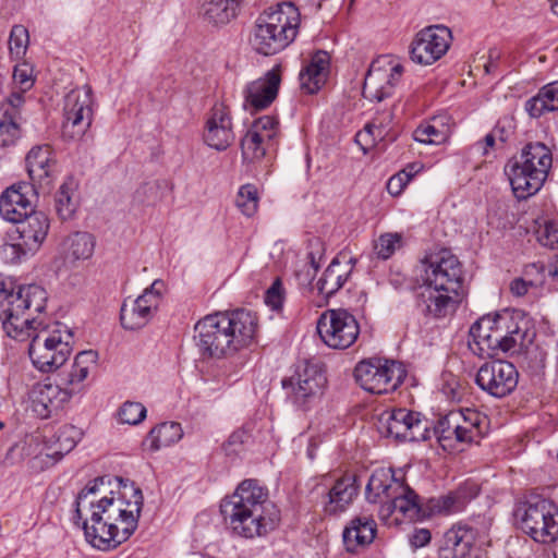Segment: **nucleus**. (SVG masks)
<instances>
[{"label":"nucleus","mask_w":558,"mask_h":558,"mask_svg":"<svg viewBox=\"0 0 558 558\" xmlns=\"http://www.w3.org/2000/svg\"><path fill=\"white\" fill-rule=\"evenodd\" d=\"M47 292L37 284L16 286L0 276V322L8 337L19 341L31 339L28 354L35 367L50 372L62 366L72 352L73 332L57 323L43 327L34 314L46 307Z\"/></svg>","instance_id":"f257e3e1"},{"label":"nucleus","mask_w":558,"mask_h":558,"mask_svg":"<svg viewBox=\"0 0 558 558\" xmlns=\"http://www.w3.org/2000/svg\"><path fill=\"white\" fill-rule=\"evenodd\" d=\"M104 481L96 478L78 493L74 518L82 521L85 538L93 547L110 550L126 542L137 529L144 497L134 483L119 478V490H111L95 504L88 498Z\"/></svg>","instance_id":"f03ea898"},{"label":"nucleus","mask_w":558,"mask_h":558,"mask_svg":"<svg viewBox=\"0 0 558 558\" xmlns=\"http://www.w3.org/2000/svg\"><path fill=\"white\" fill-rule=\"evenodd\" d=\"M220 513L231 535L245 539L265 537L280 524L281 512L257 480L242 481L220 502Z\"/></svg>","instance_id":"7ed1b4c3"},{"label":"nucleus","mask_w":558,"mask_h":558,"mask_svg":"<svg viewBox=\"0 0 558 558\" xmlns=\"http://www.w3.org/2000/svg\"><path fill=\"white\" fill-rule=\"evenodd\" d=\"M420 277L425 288V315L439 319L453 314L463 294L464 271L459 258L448 248L426 253L420 260Z\"/></svg>","instance_id":"20e7f679"},{"label":"nucleus","mask_w":558,"mask_h":558,"mask_svg":"<svg viewBox=\"0 0 558 558\" xmlns=\"http://www.w3.org/2000/svg\"><path fill=\"white\" fill-rule=\"evenodd\" d=\"M530 322L522 311L505 310L486 314L474 322L469 330L468 354L478 359L490 357L499 351L519 352L533 340Z\"/></svg>","instance_id":"39448f33"},{"label":"nucleus","mask_w":558,"mask_h":558,"mask_svg":"<svg viewBox=\"0 0 558 558\" xmlns=\"http://www.w3.org/2000/svg\"><path fill=\"white\" fill-rule=\"evenodd\" d=\"M257 327V316L248 310L216 313L197 322L194 339L204 356L220 359L251 345Z\"/></svg>","instance_id":"423d86ee"},{"label":"nucleus","mask_w":558,"mask_h":558,"mask_svg":"<svg viewBox=\"0 0 558 558\" xmlns=\"http://www.w3.org/2000/svg\"><path fill=\"white\" fill-rule=\"evenodd\" d=\"M481 492L473 480H465L457 488L445 495L421 498L414 489L412 493L393 494L386 498V522L388 517L399 513L402 520L423 521L435 515L459 513L475 499Z\"/></svg>","instance_id":"0eeeda50"},{"label":"nucleus","mask_w":558,"mask_h":558,"mask_svg":"<svg viewBox=\"0 0 558 558\" xmlns=\"http://www.w3.org/2000/svg\"><path fill=\"white\" fill-rule=\"evenodd\" d=\"M518 527L533 541L551 544L558 538V506L539 495H530L513 509Z\"/></svg>","instance_id":"6e6552de"},{"label":"nucleus","mask_w":558,"mask_h":558,"mask_svg":"<svg viewBox=\"0 0 558 558\" xmlns=\"http://www.w3.org/2000/svg\"><path fill=\"white\" fill-rule=\"evenodd\" d=\"M485 416L475 409L460 408L440 416L432 426V436L446 451H453L458 444L471 445L482 437Z\"/></svg>","instance_id":"1a4fd4ad"},{"label":"nucleus","mask_w":558,"mask_h":558,"mask_svg":"<svg viewBox=\"0 0 558 558\" xmlns=\"http://www.w3.org/2000/svg\"><path fill=\"white\" fill-rule=\"evenodd\" d=\"M327 378L322 366L312 361H301L294 374L282 380L290 401L301 410H307L323 395Z\"/></svg>","instance_id":"9d476101"},{"label":"nucleus","mask_w":558,"mask_h":558,"mask_svg":"<svg viewBox=\"0 0 558 558\" xmlns=\"http://www.w3.org/2000/svg\"><path fill=\"white\" fill-rule=\"evenodd\" d=\"M93 92L90 86L72 89L64 98L62 137L66 141L81 140L93 122Z\"/></svg>","instance_id":"9b49d317"},{"label":"nucleus","mask_w":558,"mask_h":558,"mask_svg":"<svg viewBox=\"0 0 558 558\" xmlns=\"http://www.w3.org/2000/svg\"><path fill=\"white\" fill-rule=\"evenodd\" d=\"M317 332L327 347L344 350L356 341L360 326L347 310H328L317 320Z\"/></svg>","instance_id":"f8f14e48"},{"label":"nucleus","mask_w":558,"mask_h":558,"mask_svg":"<svg viewBox=\"0 0 558 558\" xmlns=\"http://www.w3.org/2000/svg\"><path fill=\"white\" fill-rule=\"evenodd\" d=\"M165 290L166 283L156 279L135 300L124 301L120 312L122 327L129 330H137L146 326L157 312Z\"/></svg>","instance_id":"ddd939ff"},{"label":"nucleus","mask_w":558,"mask_h":558,"mask_svg":"<svg viewBox=\"0 0 558 558\" xmlns=\"http://www.w3.org/2000/svg\"><path fill=\"white\" fill-rule=\"evenodd\" d=\"M519 383V372L517 367L505 360H494L485 362L477 369L475 384L487 395L502 399L511 395Z\"/></svg>","instance_id":"4468645a"},{"label":"nucleus","mask_w":558,"mask_h":558,"mask_svg":"<svg viewBox=\"0 0 558 558\" xmlns=\"http://www.w3.org/2000/svg\"><path fill=\"white\" fill-rule=\"evenodd\" d=\"M386 437L399 441H426L432 438V424L418 412L392 409L386 424Z\"/></svg>","instance_id":"2eb2a0df"},{"label":"nucleus","mask_w":558,"mask_h":558,"mask_svg":"<svg viewBox=\"0 0 558 558\" xmlns=\"http://www.w3.org/2000/svg\"><path fill=\"white\" fill-rule=\"evenodd\" d=\"M14 223L16 225L15 231L19 234V242L10 245L12 253L20 258L37 252L46 240L50 228L47 215L33 210L23 220Z\"/></svg>","instance_id":"dca6fc26"},{"label":"nucleus","mask_w":558,"mask_h":558,"mask_svg":"<svg viewBox=\"0 0 558 558\" xmlns=\"http://www.w3.org/2000/svg\"><path fill=\"white\" fill-rule=\"evenodd\" d=\"M301 23V13L292 2H282L269 8L257 17L256 35H296Z\"/></svg>","instance_id":"f3484780"},{"label":"nucleus","mask_w":558,"mask_h":558,"mask_svg":"<svg viewBox=\"0 0 558 558\" xmlns=\"http://www.w3.org/2000/svg\"><path fill=\"white\" fill-rule=\"evenodd\" d=\"M235 140L233 122L229 108L223 104H215L206 117L203 141L218 151L230 147Z\"/></svg>","instance_id":"a211bd4d"},{"label":"nucleus","mask_w":558,"mask_h":558,"mask_svg":"<svg viewBox=\"0 0 558 558\" xmlns=\"http://www.w3.org/2000/svg\"><path fill=\"white\" fill-rule=\"evenodd\" d=\"M478 530L463 522H458L448 529L438 547V558H466L470 556Z\"/></svg>","instance_id":"6ab92c4d"},{"label":"nucleus","mask_w":558,"mask_h":558,"mask_svg":"<svg viewBox=\"0 0 558 558\" xmlns=\"http://www.w3.org/2000/svg\"><path fill=\"white\" fill-rule=\"evenodd\" d=\"M281 83V66L275 65L266 74L248 83L243 92L244 107L253 110L267 108L277 97Z\"/></svg>","instance_id":"aec40b11"},{"label":"nucleus","mask_w":558,"mask_h":558,"mask_svg":"<svg viewBox=\"0 0 558 558\" xmlns=\"http://www.w3.org/2000/svg\"><path fill=\"white\" fill-rule=\"evenodd\" d=\"M505 173L509 178L512 192L518 199H526L535 195L548 177L547 172L529 169L514 159L508 161Z\"/></svg>","instance_id":"412c9836"},{"label":"nucleus","mask_w":558,"mask_h":558,"mask_svg":"<svg viewBox=\"0 0 558 558\" xmlns=\"http://www.w3.org/2000/svg\"><path fill=\"white\" fill-rule=\"evenodd\" d=\"M32 191L26 183L13 184L3 191L0 195V216L12 223L23 220L34 210L29 197Z\"/></svg>","instance_id":"4be33fe9"},{"label":"nucleus","mask_w":558,"mask_h":558,"mask_svg":"<svg viewBox=\"0 0 558 558\" xmlns=\"http://www.w3.org/2000/svg\"><path fill=\"white\" fill-rule=\"evenodd\" d=\"M330 54L324 50L311 56L299 74L300 88L304 94H316L325 86L330 74Z\"/></svg>","instance_id":"5701e85b"},{"label":"nucleus","mask_w":558,"mask_h":558,"mask_svg":"<svg viewBox=\"0 0 558 558\" xmlns=\"http://www.w3.org/2000/svg\"><path fill=\"white\" fill-rule=\"evenodd\" d=\"M70 398L71 393L58 385L39 384L32 391V410L40 418H47L52 412L61 409Z\"/></svg>","instance_id":"b1692460"},{"label":"nucleus","mask_w":558,"mask_h":558,"mask_svg":"<svg viewBox=\"0 0 558 558\" xmlns=\"http://www.w3.org/2000/svg\"><path fill=\"white\" fill-rule=\"evenodd\" d=\"M26 167L34 183L40 187H48L57 172L50 146H34L26 156Z\"/></svg>","instance_id":"393cba45"},{"label":"nucleus","mask_w":558,"mask_h":558,"mask_svg":"<svg viewBox=\"0 0 558 558\" xmlns=\"http://www.w3.org/2000/svg\"><path fill=\"white\" fill-rule=\"evenodd\" d=\"M353 259L341 255L332 259L316 282L318 292L325 298H330L347 282L352 268Z\"/></svg>","instance_id":"a878e982"},{"label":"nucleus","mask_w":558,"mask_h":558,"mask_svg":"<svg viewBox=\"0 0 558 558\" xmlns=\"http://www.w3.org/2000/svg\"><path fill=\"white\" fill-rule=\"evenodd\" d=\"M359 494L356 477L347 474L336 481L328 493V500L325 504V512L330 515H338L345 512Z\"/></svg>","instance_id":"bb28decb"},{"label":"nucleus","mask_w":558,"mask_h":558,"mask_svg":"<svg viewBox=\"0 0 558 558\" xmlns=\"http://www.w3.org/2000/svg\"><path fill=\"white\" fill-rule=\"evenodd\" d=\"M376 531L377 525L372 518L356 517L352 519L342 533L345 549L355 553L369 545L375 538Z\"/></svg>","instance_id":"cd10ccee"},{"label":"nucleus","mask_w":558,"mask_h":558,"mask_svg":"<svg viewBox=\"0 0 558 558\" xmlns=\"http://www.w3.org/2000/svg\"><path fill=\"white\" fill-rule=\"evenodd\" d=\"M449 47L450 43L445 37H418L410 46V57L417 64L430 65L439 60Z\"/></svg>","instance_id":"c85d7f7f"},{"label":"nucleus","mask_w":558,"mask_h":558,"mask_svg":"<svg viewBox=\"0 0 558 558\" xmlns=\"http://www.w3.org/2000/svg\"><path fill=\"white\" fill-rule=\"evenodd\" d=\"M356 381L371 393L384 392V363L379 357L360 362L354 371Z\"/></svg>","instance_id":"c756f323"},{"label":"nucleus","mask_w":558,"mask_h":558,"mask_svg":"<svg viewBox=\"0 0 558 558\" xmlns=\"http://www.w3.org/2000/svg\"><path fill=\"white\" fill-rule=\"evenodd\" d=\"M182 436L183 429L180 423L163 422L149 430L142 445L145 450L156 452L174 445Z\"/></svg>","instance_id":"7c9ffc66"},{"label":"nucleus","mask_w":558,"mask_h":558,"mask_svg":"<svg viewBox=\"0 0 558 558\" xmlns=\"http://www.w3.org/2000/svg\"><path fill=\"white\" fill-rule=\"evenodd\" d=\"M524 109L534 119L558 111V80L542 86L535 96L525 101Z\"/></svg>","instance_id":"2f4dec72"},{"label":"nucleus","mask_w":558,"mask_h":558,"mask_svg":"<svg viewBox=\"0 0 558 558\" xmlns=\"http://www.w3.org/2000/svg\"><path fill=\"white\" fill-rule=\"evenodd\" d=\"M94 250L95 239L88 232H74L66 236L62 243L64 259L69 263L90 258L94 254Z\"/></svg>","instance_id":"473e14b6"},{"label":"nucleus","mask_w":558,"mask_h":558,"mask_svg":"<svg viewBox=\"0 0 558 558\" xmlns=\"http://www.w3.org/2000/svg\"><path fill=\"white\" fill-rule=\"evenodd\" d=\"M445 117L434 116L423 121L413 132L414 141L426 145H441L449 137V125Z\"/></svg>","instance_id":"72a5a7b5"},{"label":"nucleus","mask_w":558,"mask_h":558,"mask_svg":"<svg viewBox=\"0 0 558 558\" xmlns=\"http://www.w3.org/2000/svg\"><path fill=\"white\" fill-rule=\"evenodd\" d=\"M529 169L549 173L553 165L551 150L541 142L526 144L519 157L513 158Z\"/></svg>","instance_id":"f704fd0d"},{"label":"nucleus","mask_w":558,"mask_h":558,"mask_svg":"<svg viewBox=\"0 0 558 558\" xmlns=\"http://www.w3.org/2000/svg\"><path fill=\"white\" fill-rule=\"evenodd\" d=\"M77 183L73 179L64 181L56 193V211L62 220H68L74 215L77 205Z\"/></svg>","instance_id":"c9c22d12"},{"label":"nucleus","mask_w":558,"mask_h":558,"mask_svg":"<svg viewBox=\"0 0 558 558\" xmlns=\"http://www.w3.org/2000/svg\"><path fill=\"white\" fill-rule=\"evenodd\" d=\"M98 353L94 350L82 351L76 354L65 383L71 386L82 384L88 374L96 368Z\"/></svg>","instance_id":"e433bc0d"},{"label":"nucleus","mask_w":558,"mask_h":558,"mask_svg":"<svg viewBox=\"0 0 558 558\" xmlns=\"http://www.w3.org/2000/svg\"><path fill=\"white\" fill-rule=\"evenodd\" d=\"M241 0H210L205 5V19L218 24H227L238 14Z\"/></svg>","instance_id":"4c0bfd02"},{"label":"nucleus","mask_w":558,"mask_h":558,"mask_svg":"<svg viewBox=\"0 0 558 558\" xmlns=\"http://www.w3.org/2000/svg\"><path fill=\"white\" fill-rule=\"evenodd\" d=\"M270 141H267L259 133L247 130L241 141L242 157L245 160H259L267 151Z\"/></svg>","instance_id":"58836bf2"},{"label":"nucleus","mask_w":558,"mask_h":558,"mask_svg":"<svg viewBox=\"0 0 558 558\" xmlns=\"http://www.w3.org/2000/svg\"><path fill=\"white\" fill-rule=\"evenodd\" d=\"M82 430L73 425H64L60 427L56 436L58 450L53 451L51 456H58V459H60L64 453L70 452L77 445L82 439Z\"/></svg>","instance_id":"ea45409f"},{"label":"nucleus","mask_w":558,"mask_h":558,"mask_svg":"<svg viewBox=\"0 0 558 558\" xmlns=\"http://www.w3.org/2000/svg\"><path fill=\"white\" fill-rule=\"evenodd\" d=\"M292 43L289 37H253L251 44L256 52L263 56H274Z\"/></svg>","instance_id":"a19ab883"},{"label":"nucleus","mask_w":558,"mask_h":558,"mask_svg":"<svg viewBox=\"0 0 558 558\" xmlns=\"http://www.w3.org/2000/svg\"><path fill=\"white\" fill-rule=\"evenodd\" d=\"M235 205L246 217L253 216L258 207L257 190L252 184H246L240 187Z\"/></svg>","instance_id":"79ce46f5"},{"label":"nucleus","mask_w":558,"mask_h":558,"mask_svg":"<svg viewBox=\"0 0 558 558\" xmlns=\"http://www.w3.org/2000/svg\"><path fill=\"white\" fill-rule=\"evenodd\" d=\"M19 136V125L8 109H0V147L12 145Z\"/></svg>","instance_id":"37998d69"},{"label":"nucleus","mask_w":558,"mask_h":558,"mask_svg":"<svg viewBox=\"0 0 558 558\" xmlns=\"http://www.w3.org/2000/svg\"><path fill=\"white\" fill-rule=\"evenodd\" d=\"M384 140L381 123L369 122L366 123L364 129L356 133L355 142L366 153L368 149L377 145Z\"/></svg>","instance_id":"c03bdc74"},{"label":"nucleus","mask_w":558,"mask_h":558,"mask_svg":"<svg viewBox=\"0 0 558 558\" xmlns=\"http://www.w3.org/2000/svg\"><path fill=\"white\" fill-rule=\"evenodd\" d=\"M410 465L402 468L389 466L390 482L386 484V498L393 494L412 493V487L407 482V472Z\"/></svg>","instance_id":"a18cd8bd"},{"label":"nucleus","mask_w":558,"mask_h":558,"mask_svg":"<svg viewBox=\"0 0 558 558\" xmlns=\"http://www.w3.org/2000/svg\"><path fill=\"white\" fill-rule=\"evenodd\" d=\"M408 375L402 362L386 359V393L396 391Z\"/></svg>","instance_id":"49530a36"},{"label":"nucleus","mask_w":558,"mask_h":558,"mask_svg":"<svg viewBox=\"0 0 558 558\" xmlns=\"http://www.w3.org/2000/svg\"><path fill=\"white\" fill-rule=\"evenodd\" d=\"M147 410L141 402L126 401L118 412L120 423L137 425L146 417Z\"/></svg>","instance_id":"de8ad7c7"},{"label":"nucleus","mask_w":558,"mask_h":558,"mask_svg":"<svg viewBox=\"0 0 558 558\" xmlns=\"http://www.w3.org/2000/svg\"><path fill=\"white\" fill-rule=\"evenodd\" d=\"M521 277L532 287V289H537L544 288L546 278L550 276L548 275L546 266L543 263L537 262L526 265L523 268Z\"/></svg>","instance_id":"09e8293b"},{"label":"nucleus","mask_w":558,"mask_h":558,"mask_svg":"<svg viewBox=\"0 0 558 558\" xmlns=\"http://www.w3.org/2000/svg\"><path fill=\"white\" fill-rule=\"evenodd\" d=\"M384 495V469H376L371 475L366 487L365 497L368 502L379 504L381 506V497Z\"/></svg>","instance_id":"8fccbe9b"},{"label":"nucleus","mask_w":558,"mask_h":558,"mask_svg":"<svg viewBox=\"0 0 558 558\" xmlns=\"http://www.w3.org/2000/svg\"><path fill=\"white\" fill-rule=\"evenodd\" d=\"M537 241L541 245L550 250L558 248V221H546L537 230Z\"/></svg>","instance_id":"3c124183"},{"label":"nucleus","mask_w":558,"mask_h":558,"mask_svg":"<svg viewBox=\"0 0 558 558\" xmlns=\"http://www.w3.org/2000/svg\"><path fill=\"white\" fill-rule=\"evenodd\" d=\"M34 81L33 68L29 63L23 62L14 66L13 82L22 93L31 89Z\"/></svg>","instance_id":"603ef678"},{"label":"nucleus","mask_w":558,"mask_h":558,"mask_svg":"<svg viewBox=\"0 0 558 558\" xmlns=\"http://www.w3.org/2000/svg\"><path fill=\"white\" fill-rule=\"evenodd\" d=\"M277 125L278 122L274 117L264 116L257 119L248 130L259 133L264 138L271 142L277 134Z\"/></svg>","instance_id":"864d4df0"},{"label":"nucleus","mask_w":558,"mask_h":558,"mask_svg":"<svg viewBox=\"0 0 558 558\" xmlns=\"http://www.w3.org/2000/svg\"><path fill=\"white\" fill-rule=\"evenodd\" d=\"M265 303L272 311L281 308L283 303V288L281 280L277 278L265 293Z\"/></svg>","instance_id":"5fc2aeb1"},{"label":"nucleus","mask_w":558,"mask_h":558,"mask_svg":"<svg viewBox=\"0 0 558 558\" xmlns=\"http://www.w3.org/2000/svg\"><path fill=\"white\" fill-rule=\"evenodd\" d=\"M376 62H374L365 76L363 85V96L371 100L381 101L384 99V88L380 86L374 88Z\"/></svg>","instance_id":"6e6d98bb"},{"label":"nucleus","mask_w":558,"mask_h":558,"mask_svg":"<svg viewBox=\"0 0 558 558\" xmlns=\"http://www.w3.org/2000/svg\"><path fill=\"white\" fill-rule=\"evenodd\" d=\"M386 58H388L387 64L390 65V73L388 75V80L386 81V85H389L390 87H397L402 81L404 65L396 56L386 54Z\"/></svg>","instance_id":"4d7b16f0"},{"label":"nucleus","mask_w":558,"mask_h":558,"mask_svg":"<svg viewBox=\"0 0 558 558\" xmlns=\"http://www.w3.org/2000/svg\"><path fill=\"white\" fill-rule=\"evenodd\" d=\"M408 541L413 550L423 548L430 543L432 532L426 527H414L413 531L408 534Z\"/></svg>","instance_id":"13d9d810"},{"label":"nucleus","mask_w":558,"mask_h":558,"mask_svg":"<svg viewBox=\"0 0 558 558\" xmlns=\"http://www.w3.org/2000/svg\"><path fill=\"white\" fill-rule=\"evenodd\" d=\"M409 184V177L399 171L386 182V191L392 196H399Z\"/></svg>","instance_id":"bf43d9fd"},{"label":"nucleus","mask_w":558,"mask_h":558,"mask_svg":"<svg viewBox=\"0 0 558 558\" xmlns=\"http://www.w3.org/2000/svg\"><path fill=\"white\" fill-rule=\"evenodd\" d=\"M369 268L373 271L384 262V233H380L373 242V250L368 254Z\"/></svg>","instance_id":"052dcab7"},{"label":"nucleus","mask_w":558,"mask_h":558,"mask_svg":"<svg viewBox=\"0 0 558 558\" xmlns=\"http://www.w3.org/2000/svg\"><path fill=\"white\" fill-rule=\"evenodd\" d=\"M29 37H9L10 53L15 59H21L25 56Z\"/></svg>","instance_id":"680f3d73"},{"label":"nucleus","mask_w":558,"mask_h":558,"mask_svg":"<svg viewBox=\"0 0 558 558\" xmlns=\"http://www.w3.org/2000/svg\"><path fill=\"white\" fill-rule=\"evenodd\" d=\"M404 245L403 235L399 232L386 233V259Z\"/></svg>","instance_id":"e2e57ef3"},{"label":"nucleus","mask_w":558,"mask_h":558,"mask_svg":"<svg viewBox=\"0 0 558 558\" xmlns=\"http://www.w3.org/2000/svg\"><path fill=\"white\" fill-rule=\"evenodd\" d=\"M509 289L513 296L521 298L524 296L532 287L527 284L522 277H518L510 282Z\"/></svg>","instance_id":"0e129e2a"},{"label":"nucleus","mask_w":558,"mask_h":558,"mask_svg":"<svg viewBox=\"0 0 558 558\" xmlns=\"http://www.w3.org/2000/svg\"><path fill=\"white\" fill-rule=\"evenodd\" d=\"M23 93H12V95L8 98L7 106L1 107L0 109H8L10 113L14 116V120L16 121L17 109L23 104Z\"/></svg>","instance_id":"69168bd1"},{"label":"nucleus","mask_w":558,"mask_h":558,"mask_svg":"<svg viewBox=\"0 0 558 558\" xmlns=\"http://www.w3.org/2000/svg\"><path fill=\"white\" fill-rule=\"evenodd\" d=\"M437 32L446 35H452V29L444 24H433L425 26L416 35H437Z\"/></svg>","instance_id":"338daca9"},{"label":"nucleus","mask_w":558,"mask_h":558,"mask_svg":"<svg viewBox=\"0 0 558 558\" xmlns=\"http://www.w3.org/2000/svg\"><path fill=\"white\" fill-rule=\"evenodd\" d=\"M423 169V165L421 162H410L403 169H401L400 173H405L409 177V182Z\"/></svg>","instance_id":"774afa93"}]
</instances>
